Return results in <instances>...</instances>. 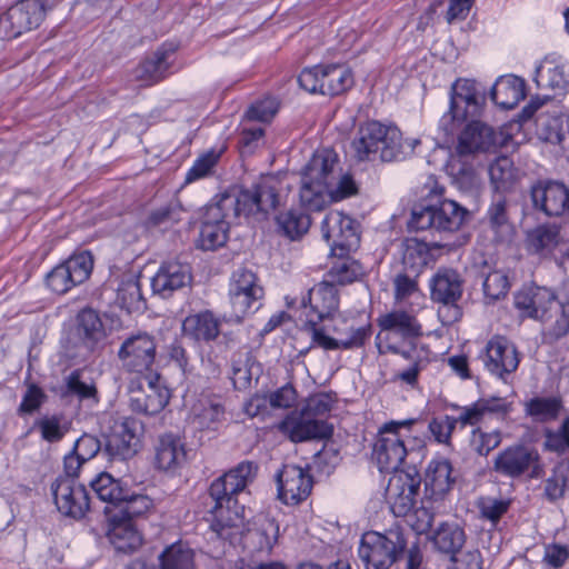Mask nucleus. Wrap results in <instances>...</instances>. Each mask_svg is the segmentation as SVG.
<instances>
[{"instance_id":"f257e3e1","label":"nucleus","mask_w":569,"mask_h":569,"mask_svg":"<svg viewBox=\"0 0 569 569\" xmlns=\"http://www.w3.org/2000/svg\"><path fill=\"white\" fill-rule=\"evenodd\" d=\"M419 143L416 138L403 140L396 126L371 120L360 124L351 147L360 161L390 162L410 156Z\"/></svg>"},{"instance_id":"f03ea898","label":"nucleus","mask_w":569,"mask_h":569,"mask_svg":"<svg viewBox=\"0 0 569 569\" xmlns=\"http://www.w3.org/2000/svg\"><path fill=\"white\" fill-rule=\"evenodd\" d=\"M380 328L376 337L379 353L407 355L409 350L426 348L420 342L423 335L421 323L413 310L393 309L377 319Z\"/></svg>"},{"instance_id":"7ed1b4c3","label":"nucleus","mask_w":569,"mask_h":569,"mask_svg":"<svg viewBox=\"0 0 569 569\" xmlns=\"http://www.w3.org/2000/svg\"><path fill=\"white\" fill-rule=\"evenodd\" d=\"M108 521L107 538L117 552L133 553L143 545L142 533L133 519L143 516L150 505L147 500H104Z\"/></svg>"},{"instance_id":"20e7f679","label":"nucleus","mask_w":569,"mask_h":569,"mask_svg":"<svg viewBox=\"0 0 569 569\" xmlns=\"http://www.w3.org/2000/svg\"><path fill=\"white\" fill-rule=\"evenodd\" d=\"M413 425L415 419L391 420L379 428L373 458L380 471H398L415 447L422 443L421 439L412 435Z\"/></svg>"},{"instance_id":"39448f33","label":"nucleus","mask_w":569,"mask_h":569,"mask_svg":"<svg viewBox=\"0 0 569 569\" xmlns=\"http://www.w3.org/2000/svg\"><path fill=\"white\" fill-rule=\"evenodd\" d=\"M305 329L311 337V347L327 351L361 348L372 333L370 323L355 327L339 315L326 321H306Z\"/></svg>"},{"instance_id":"423d86ee","label":"nucleus","mask_w":569,"mask_h":569,"mask_svg":"<svg viewBox=\"0 0 569 569\" xmlns=\"http://www.w3.org/2000/svg\"><path fill=\"white\" fill-rule=\"evenodd\" d=\"M408 547L407 536L399 528L385 533L368 531L362 535L358 556L366 569H389Z\"/></svg>"},{"instance_id":"0eeeda50","label":"nucleus","mask_w":569,"mask_h":569,"mask_svg":"<svg viewBox=\"0 0 569 569\" xmlns=\"http://www.w3.org/2000/svg\"><path fill=\"white\" fill-rule=\"evenodd\" d=\"M449 96V110L442 114L438 124L446 139H452L461 126L480 111L475 80L458 79L452 83Z\"/></svg>"},{"instance_id":"6e6552de","label":"nucleus","mask_w":569,"mask_h":569,"mask_svg":"<svg viewBox=\"0 0 569 569\" xmlns=\"http://www.w3.org/2000/svg\"><path fill=\"white\" fill-rule=\"evenodd\" d=\"M298 82L310 93L338 96L353 86V76L345 64H320L303 69L298 77Z\"/></svg>"},{"instance_id":"1a4fd4ad","label":"nucleus","mask_w":569,"mask_h":569,"mask_svg":"<svg viewBox=\"0 0 569 569\" xmlns=\"http://www.w3.org/2000/svg\"><path fill=\"white\" fill-rule=\"evenodd\" d=\"M281 181L274 176L262 177L250 189L241 190L233 197V216L249 217L269 212L280 204Z\"/></svg>"},{"instance_id":"9d476101","label":"nucleus","mask_w":569,"mask_h":569,"mask_svg":"<svg viewBox=\"0 0 569 569\" xmlns=\"http://www.w3.org/2000/svg\"><path fill=\"white\" fill-rule=\"evenodd\" d=\"M106 451L112 459L127 460L133 457L141 445L143 425L134 417H110Z\"/></svg>"},{"instance_id":"9b49d317","label":"nucleus","mask_w":569,"mask_h":569,"mask_svg":"<svg viewBox=\"0 0 569 569\" xmlns=\"http://www.w3.org/2000/svg\"><path fill=\"white\" fill-rule=\"evenodd\" d=\"M233 197L226 196L206 207L200 228L199 246L203 250H214L228 239L230 216H233Z\"/></svg>"},{"instance_id":"f8f14e48","label":"nucleus","mask_w":569,"mask_h":569,"mask_svg":"<svg viewBox=\"0 0 569 569\" xmlns=\"http://www.w3.org/2000/svg\"><path fill=\"white\" fill-rule=\"evenodd\" d=\"M46 16L44 0H20L0 18V38L14 39L38 28Z\"/></svg>"},{"instance_id":"ddd939ff","label":"nucleus","mask_w":569,"mask_h":569,"mask_svg":"<svg viewBox=\"0 0 569 569\" xmlns=\"http://www.w3.org/2000/svg\"><path fill=\"white\" fill-rule=\"evenodd\" d=\"M263 289L251 270L239 268L233 271L229 283V298L233 316L240 320L260 307Z\"/></svg>"},{"instance_id":"4468645a","label":"nucleus","mask_w":569,"mask_h":569,"mask_svg":"<svg viewBox=\"0 0 569 569\" xmlns=\"http://www.w3.org/2000/svg\"><path fill=\"white\" fill-rule=\"evenodd\" d=\"M92 269L93 258L91 253L82 251L53 268L47 274L46 282L51 291L62 295L84 282L91 274Z\"/></svg>"},{"instance_id":"2eb2a0df","label":"nucleus","mask_w":569,"mask_h":569,"mask_svg":"<svg viewBox=\"0 0 569 569\" xmlns=\"http://www.w3.org/2000/svg\"><path fill=\"white\" fill-rule=\"evenodd\" d=\"M495 467L498 472L509 477L528 473L530 478L539 479L545 476V468L538 451L525 446L505 449L496 458Z\"/></svg>"},{"instance_id":"dca6fc26","label":"nucleus","mask_w":569,"mask_h":569,"mask_svg":"<svg viewBox=\"0 0 569 569\" xmlns=\"http://www.w3.org/2000/svg\"><path fill=\"white\" fill-rule=\"evenodd\" d=\"M211 509L213 520L211 523L210 540H223L233 545L242 533L244 521V507L239 500H214Z\"/></svg>"},{"instance_id":"f3484780","label":"nucleus","mask_w":569,"mask_h":569,"mask_svg":"<svg viewBox=\"0 0 569 569\" xmlns=\"http://www.w3.org/2000/svg\"><path fill=\"white\" fill-rule=\"evenodd\" d=\"M277 428L292 442L327 439L332 435V428L326 421L312 418L303 410L289 413Z\"/></svg>"},{"instance_id":"a211bd4d","label":"nucleus","mask_w":569,"mask_h":569,"mask_svg":"<svg viewBox=\"0 0 569 569\" xmlns=\"http://www.w3.org/2000/svg\"><path fill=\"white\" fill-rule=\"evenodd\" d=\"M157 343L152 336L146 332L127 338L118 356L124 368L133 372H143L151 368L156 359Z\"/></svg>"},{"instance_id":"6ab92c4d","label":"nucleus","mask_w":569,"mask_h":569,"mask_svg":"<svg viewBox=\"0 0 569 569\" xmlns=\"http://www.w3.org/2000/svg\"><path fill=\"white\" fill-rule=\"evenodd\" d=\"M321 233L331 249L350 251L359 246L356 221L340 211H330L325 216Z\"/></svg>"},{"instance_id":"aec40b11","label":"nucleus","mask_w":569,"mask_h":569,"mask_svg":"<svg viewBox=\"0 0 569 569\" xmlns=\"http://www.w3.org/2000/svg\"><path fill=\"white\" fill-rule=\"evenodd\" d=\"M485 368L500 379L517 370L520 357L515 345L502 336L492 337L482 355Z\"/></svg>"},{"instance_id":"412c9836","label":"nucleus","mask_w":569,"mask_h":569,"mask_svg":"<svg viewBox=\"0 0 569 569\" xmlns=\"http://www.w3.org/2000/svg\"><path fill=\"white\" fill-rule=\"evenodd\" d=\"M258 467L253 462L243 461L236 468L212 481L210 498H232L238 495H252L249 489L257 475Z\"/></svg>"},{"instance_id":"4be33fe9","label":"nucleus","mask_w":569,"mask_h":569,"mask_svg":"<svg viewBox=\"0 0 569 569\" xmlns=\"http://www.w3.org/2000/svg\"><path fill=\"white\" fill-rule=\"evenodd\" d=\"M556 299V295L546 287H529L516 293L515 306L522 316L548 323Z\"/></svg>"},{"instance_id":"5701e85b","label":"nucleus","mask_w":569,"mask_h":569,"mask_svg":"<svg viewBox=\"0 0 569 569\" xmlns=\"http://www.w3.org/2000/svg\"><path fill=\"white\" fill-rule=\"evenodd\" d=\"M301 306L306 309V321L330 320L339 308L338 290L331 282L322 281L308 291Z\"/></svg>"},{"instance_id":"b1692460","label":"nucleus","mask_w":569,"mask_h":569,"mask_svg":"<svg viewBox=\"0 0 569 569\" xmlns=\"http://www.w3.org/2000/svg\"><path fill=\"white\" fill-rule=\"evenodd\" d=\"M531 200L536 209L550 217L569 212V189L559 181H538L531 188Z\"/></svg>"},{"instance_id":"393cba45","label":"nucleus","mask_w":569,"mask_h":569,"mask_svg":"<svg viewBox=\"0 0 569 569\" xmlns=\"http://www.w3.org/2000/svg\"><path fill=\"white\" fill-rule=\"evenodd\" d=\"M192 281L191 268L187 263L169 260L161 263L156 274L151 278V289L154 295L169 298Z\"/></svg>"},{"instance_id":"a878e982","label":"nucleus","mask_w":569,"mask_h":569,"mask_svg":"<svg viewBox=\"0 0 569 569\" xmlns=\"http://www.w3.org/2000/svg\"><path fill=\"white\" fill-rule=\"evenodd\" d=\"M170 399L169 390L156 381L149 380L147 386L134 387L131 382L129 391V407L133 412L146 416L160 413Z\"/></svg>"},{"instance_id":"bb28decb","label":"nucleus","mask_w":569,"mask_h":569,"mask_svg":"<svg viewBox=\"0 0 569 569\" xmlns=\"http://www.w3.org/2000/svg\"><path fill=\"white\" fill-rule=\"evenodd\" d=\"M500 144L496 131L483 122L471 120L458 134L457 152L461 156L489 152Z\"/></svg>"},{"instance_id":"cd10ccee","label":"nucleus","mask_w":569,"mask_h":569,"mask_svg":"<svg viewBox=\"0 0 569 569\" xmlns=\"http://www.w3.org/2000/svg\"><path fill=\"white\" fill-rule=\"evenodd\" d=\"M533 81L540 89L565 90L569 87V61L549 53L536 62Z\"/></svg>"},{"instance_id":"c85d7f7f","label":"nucleus","mask_w":569,"mask_h":569,"mask_svg":"<svg viewBox=\"0 0 569 569\" xmlns=\"http://www.w3.org/2000/svg\"><path fill=\"white\" fill-rule=\"evenodd\" d=\"M426 500H387L388 508L397 518L405 521L417 532H427L433 521L435 513Z\"/></svg>"},{"instance_id":"c756f323","label":"nucleus","mask_w":569,"mask_h":569,"mask_svg":"<svg viewBox=\"0 0 569 569\" xmlns=\"http://www.w3.org/2000/svg\"><path fill=\"white\" fill-rule=\"evenodd\" d=\"M186 462L187 450L183 441L172 433L161 436L156 447V467L159 470L173 475L178 472Z\"/></svg>"},{"instance_id":"7c9ffc66","label":"nucleus","mask_w":569,"mask_h":569,"mask_svg":"<svg viewBox=\"0 0 569 569\" xmlns=\"http://www.w3.org/2000/svg\"><path fill=\"white\" fill-rule=\"evenodd\" d=\"M456 408L459 410V416L455 417L457 425L465 428L480 423L490 415H506L510 410V405L503 398L491 397L481 398L468 406Z\"/></svg>"},{"instance_id":"2f4dec72","label":"nucleus","mask_w":569,"mask_h":569,"mask_svg":"<svg viewBox=\"0 0 569 569\" xmlns=\"http://www.w3.org/2000/svg\"><path fill=\"white\" fill-rule=\"evenodd\" d=\"M224 419V408L216 398L203 396L191 407L189 422L198 431H216Z\"/></svg>"},{"instance_id":"473e14b6","label":"nucleus","mask_w":569,"mask_h":569,"mask_svg":"<svg viewBox=\"0 0 569 569\" xmlns=\"http://www.w3.org/2000/svg\"><path fill=\"white\" fill-rule=\"evenodd\" d=\"M312 483L311 476L301 467L286 465L277 476L278 498H307Z\"/></svg>"},{"instance_id":"72a5a7b5","label":"nucleus","mask_w":569,"mask_h":569,"mask_svg":"<svg viewBox=\"0 0 569 569\" xmlns=\"http://www.w3.org/2000/svg\"><path fill=\"white\" fill-rule=\"evenodd\" d=\"M431 298L445 306H452L453 318L459 316L455 305L461 297V280L457 271L451 269L439 270L430 281Z\"/></svg>"},{"instance_id":"f704fd0d","label":"nucleus","mask_w":569,"mask_h":569,"mask_svg":"<svg viewBox=\"0 0 569 569\" xmlns=\"http://www.w3.org/2000/svg\"><path fill=\"white\" fill-rule=\"evenodd\" d=\"M453 483L451 462L441 456L433 457L426 470L423 498L445 496Z\"/></svg>"},{"instance_id":"c9c22d12","label":"nucleus","mask_w":569,"mask_h":569,"mask_svg":"<svg viewBox=\"0 0 569 569\" xmlns=\"http://www.w3.org/2000/svg\"><path fill=\"white\" fill-rule=\"evenodd\" d=\"M338 156L331 149L317 150L305 167L301 178L325 182L330 188L337 179Z\"/></svg>"},{"instance_id":"e433bc0d","label":"nucleus","mask_w":569,"mask_h":569,"mask_svg":"<svg viewBox=\"0 0 569 569\" xmlns=\"http://www.w3.org/2000/svg\"><path fill=\"white\" fill-rule=\"evenodd\" d=\"M172 57V49H158L134 69V78L143 86H152L161 81L169 74Z\"/></svg>"},{"instance_id":"4c0bfd02","label":"nucleus","mask_w":569,"mask_h":569,"mask_svg":"<svg viewBox=\"0 0 569 569\" xmlns=\"http://www.w3.org/2000/svg\"><path fill=\"white\" fill-rule=\"evenodd\" d=\"M492 101L502 109H513L526 97V82L515 74L501 76L491 89Z\"/></svg>"},{"instance_id":"58836bf2","label":"nucleus","mask_w":569,"mask_h":569,"mask_svg":"<svg viewBox=\"0 0 569 569\" xmlns=\"http://www.w3.org/2000/svg\"><path fill=\"white\" fill-rule=\"evenodd\" d=\"M401 248L405 267L419 272L423 267L436 261L441 246L428 244L417 238H408L402 242Z\"/></svg>"},{"instance_id":"ea45409f","label":"nucleus","mask_w":569,"mask_h":569,"mask_svg":"<svg viewBox=\"0 0 569 569\" xmlns=\"http://www.w3.org/2000/svg\"><path fill=\"white\" fill-rule=\"evenodd\" d=\"M487 219L497 242L509 241L513 234V226L509 218L508 201L498 193L493 197L488 210Z\"/></svg>"},{"instance_id":"a19ab883","label":"nucleus","mask_w":569,"mask_h":569,"mask_svg":"<svg viewBox=\"0 0 569 569\" xmlns=\"http://www.w3.org/2000/svg\"><path fill=\"white\" fill-rule=\"evenodd\" d=\"M182 330L187 337L196 341L209 342L219 336L220 322L212 312L203 311L187 317Z\"/></svg>"},{"instance_id":"79ce46f5","label":"nucleus","mask_w":569,"mask_h":569,"mask_svg":"<svg viewBox=\"0 0 569 569\" xmlns=\"http://www.w3.org/2000/svg\"><path fill=\"white\" fill-rule=\"evenodd\" d=\"M435 548L450 558L455 557L466 543L465 530L455 522L441 523L432 536Z\"/></svg>"},{"instance_id":"37998d69","label":"nucleus","mask_w":569,"mask_h":569,"mask_svg":"<svg viewBox=\"0 0 569 569\" xmlns=\"http://www.w3.org/2000/svg\"><path fill=\"white\" fill-rule=\"evenodd\" d=\"M559 228L556 226H539L527 233V248L540 256L550 254L560 243Z\"/></svg>"},{"instance_id":"c03bdc74","label":"nucleus","mask_w":569,"mask_h":569,"mask_svg":"<svg viewBox=\"0 0 569 569\" xmlns=\"http://www.w3.org/2000/svg\"><path fill=\"white\" fill-rule=\"evenodd\" d=\"M227 147L221 144L219 147H212L209 150L199 154L192 166L188 169L184 176V183H193L198 180L211 177L214 173L216 167Z\"/></svg>"},{"instance_id":"a18cd8bd","label":"nucleus","mask_w":569,"mask_h":569,"mask_svg":"<svg viewBox=\"0 0 569 569\" xmlns=\"http://www.w3.org/2000/svg\"><path fill=\"white\" fill-rule=\"evenodd\" d=\"M431 206L435 213V229L452 231L461 226L466 210L456 201L441 199Z\"/></svg>"},{"instance_id":"49530a36","label":"nucleus","mask_w":569,"mask_h":569,"mask_svg":"<svg viewBox=\"0 0 569 569\" xmlns=\"http://www.w3.org/2000/svg\"><path fill=\"white\" fill-rule=\"evenodd\" d=\"M301 206L310 211H320L332 203L330 188L325 182H313L301 178L299 191Z\"/></svg>"},{"instance_id":"de8ad7c7","label":"nucleus","mask_w":569,"mask_h":569,"mask_svg":"<svg viewBox=\"0 0 569 569\" xmlns=\"http://www.w3.org/2000/svg\"><path fill=\"white\" fill-rule=\"evenodd\" d=\"M386 488V498H413L418 495L421 478L418 472L392 471Z\"/></svg>"},{"instance_id":"09e8293b","label":"nucleus","mask_w":569,"mask_h":569,"mask_svg":"<svg viewBox=\"0 0 569 569\" xmlns=\"http://www.w3.org/2000/svg\"><path fill=\"white\" fill-rule=\"evenodd\" d=\"M562 405L556 397H536L525 405L526 413L538 422H546L558 417Z\"/></svg>"},{"instance_id":"8fccbe9b","label":"nucleus","mask_w":569,"mask_h":569,"mask_svg":"<svg viewBox=\"0 0 569 569\" xmlns=\"http://www.w3.org/2000/svg\"><path fill=\"white\" fill-rule=\"evenodd\" d=\"M489 177L497 192L508 191L516 181L512 161L508 157H499L490 164Z\"/></svg>"},{"instance_id":"3c124183","label":"nucleus","mask_w":569,"mask_h":569,"mask_svg":"<svg viewBox=\"0 0 569 569\" xmlns=\"http://www.w3.org/2000/svg\"><path fill=\"white\" fill-rule=\"evenodd\" d=\"M277 223L283 234L295 240L309 230L311 221L308 214L301 211L290 210L279 214L277 217Z\"/></svg>"},{"instance_id":"603ef678","label":"nucleus","mask_w":569,"mask_h":569,"mask_svg":"<svg viewBox=\"0 0 569 569\" xmlns=\"http://www.w3.org/2000/svg\"><path fill=\"white\" fill-rule=\"evenodd\" d=\"M161 569H194L193 552L191 549L174 543L160 555Z\"/></svg>"},{"instance_id":"864d4df0","label":"nucleus","mask_w":569,"mask_h":569,"mask_svg":"<svg viewBox=\"0 0 569 569\" xmlns=\"http://www.w3.org/2000/svg\"><path fill=\"white\" fill-rule=\"evenodd\" d=\"M78 333L89 347H92L104 336L102 322L96 311L84 309L79 313Z\"/></svg>"},{"instance_id":"5fc2aeb1","label":"nucleus","mask_w":569,"mask_h":569,"mask_svg":"<svg viewBox=\"0 0 569 569\" xmlns=\"http://www.w3.org/2000/svg\"><path fill=\"white\" fill-rule=\"evenodd\" d=\"M558 300L560 315L545 329L555 339H559L569 332V280L563 282Z\"/></svg>"},{"instance_id":"6e6d98bb","label":"nucleus","mask_w":569,"mask_h":569,"mask_svg":"<svg viewBox=\"0 0 569 569\" xmlns=\"http://www.w3.org/2000/svg\"><path fill=\"white\" fill-rule=\"evenodd\" d=\"M67 392L76 396L80 401H91L98 403V391L92 381L82 379V372L80 370L72 371L66 379Z\"/></svg>"},{"instance_id":"4d7b16f0","label":"nucleus","mask_w":569,"mask_h":569,"mask_svg":"<svg viewBox=\"0 0 569 569\" xmlns=\"http://www.w3.org/2000/svg\"><path fill=\"white\" fill-rule=\"evenodd\" d=\"M90 487L97 498H124L120 482L107 472H101L90 481ZM129 498H148L147 496L133 493Z\"/></svg>"},{"instance_id":"13d9d810","label":"nucleus","mask_w":569,"mask_h":569,"mask_svg":"<svg viewBox=\"0 0 569 569\" xmlns=\"http://www.w3.org/2000/svg\"><path fill=\"white\" fill-rule=\"evenodd\" d=\"M400 356L409 360L411 362V366L408 369L399 372L398 378L401 381L413 386L417 382L419 372L430 360V350L428 347L417 348L415 349V351L409 350L408 356Z\"/></svg>"},{"instance_id":"bf43d9fd","label":"nucleus","mask_w":569,"mask_h":569,"mask_svg":"<svg viewBox=\"0 0 569 569\" xmlns=\"http://www.w3.org/2000/svg\"><path fill=\"white\" fill-rule=\"evenodd\" d=\"M33 429L38 430L41 438L48 442H58L67 433L68 428L58 416H43L33 423Z\"/></svg>"},{"instance_id":"052dcab7","label":"nucleus","mask_w":569,"mask_h":569,"mask_svg":"<svg viewBox=\"0 0 569 569\" xmlns=\"http://www.w3.org/2000/svg\"><path fill=\"white\" fill-rule=\"evenodd\" d=\"M509 278L502 270L490 271L483 280L485 297L492 301L505 297L509 290Z\"/></svg>"},{"instance_id":"680f3d73","label":"nucleus","mask_w":569,"mask_h":569,"mask_svg":"<svg viewBox=\"0 0 569 569\" xmlns=\"http://www.w3.org/2000/svg\"><path fill=\"white\" fill-rule=\"evenodd\" d=\"M501 442V433L499 430L483 431L476 428L471 431L470 446L480 456H487L491 450L497 448Z\"/></svg>"},{"instance_id":"e2e57ef3","label":"nucleus","mask_w":569,"mask_h":569,"mask_svg":"<svg viewBox=\"0 0 569 569\" xmlns=\"http://www.w3.org/2000/svg\"><path fill=\"white\" fill-rule=\"evenodd\" d=\"M118 300L128 311L140 309L143 301L139 282L133 279L122 282L118 289Z\"/></svg>"},{"instance_id":"0e129e2a","label":"nucleus","mask_w":569,"mask_h":569,"mask_svg":"<svg viewBox=\"0 0 569 569\" xmlns=\"http://www.w3.org/2000/svg\"><path fill=\"white\" fill-rule=\"evenodd\" d=\"M457 426L455 417L446 415L432 418L428 425V429L438 443L449 446L452 432Z\"/></svg>"},{"instance_id":"69168bd1","label":"nucleus","mask_w":569,"mask_h":569,"mask_svg":"<svg viewBox=\"0 0 569 569\" xmlns=\"http://www.w3.org/2000/svg\"><path fill=\"white\" fill-rule=\"evenodd\" d=\"M278 109L277 99L267 97L252 103L246 112V118L250 121L269 122L276 116Z\"/></svg>"},{"instance_id":"338daca9","label":"nucleus","mask_w":569,"mask_h":569,"mask_svg":"<svg viewBox=\"0 0 569 569\" xmlns=\"http://www.w3.org/2000/svg\"><path fill=\"white\" fill-rule=\"evenodd\" d=\"M547 498H565L569 496V468L558 467L553 475L547 480Z\"/></svg>"},{"instance_id":"774afa93","label":"nucleus","mask_w":569,"mask_h":569,"mask_svg":"<svg viewBox=\"0 0 569 569\" xmlns=\"http://www.w3.org/2000/svg\"><path fill=\"white\" fill-rule=\"evenodd\" d=\"M335 405V397L328 392H319L310 396L303 407V411L310 417H323L331 411Z\"/></svg>"}]
</instances>
